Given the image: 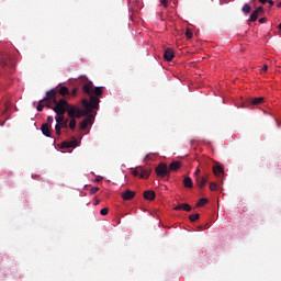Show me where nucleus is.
<instances>
[{
  "mask_svg": "<svg viewBox=\"0 0 281 281\" xmlns=\"http://www.w3.org/2000/svg\"><path fill=\"white\" fill-rule=\"evenodd\" d=\"M50 91H55V98H58V95H63V98L69 95V88L65 86L61 88H54Z\"/></svg>",
  "mask_w": 281,
  "mask_h": 281,
  "instance_id": "7",
  "label": "nucleus"
},
{
  "mask_svg": "<svg viewBox=\"0 0 281 281\" xmlns=\"http://www.w3.org/2000/svg\"><path fill=\"white\" fill-rule=\"evenodd\" d=\"M97 192H100V188H98V187H93V188L90 190V194H95Z\"/></svg>",
  "mask_w": 281,
  "mask_h": 281,
  "instance_id": "29",
  "label": "nucleus"
},
{
  "mask_svg": "<svg viewBox=\"0 0 281 281\" xmlns=\"http://www.w3.org/2000/svg\"><path fill=\"white\" fill-rule=\"evenodd\" d=\"M279 30H281V23L279 24Z\"/></svg>",
  "mask_w": 281,
  "mask_h": 281,
  "instance_id": "41",
  "label": "nucleus"
},
{
  "mask_svg": "<svg viewBox=\"0 0 281 281\" xmlns=\"http://www.w3.org/2000/svg\"><path fill=\"white\" fill-rule=\"evenodd\" d=\"M148 159H150V155H147V156L145 157V161H148Z\"/></svg>",
  "mask_w": 281,
  "mask_h": 281,
  "instance_id": "37",
  "label": "nucleus"
},
{
  "mask_svg": "<svg viewBox=\"0 0 281 281\" xmlns=\"http://www.w3.org/2000/svg\"><path fill=\"white\" fill-rule=\"evenodd\" d=\"M183 186L184 188H194V182H192V178L186 177L183 179Z\"/></svg>",
  "mask_w": 281,
  "mask_h": 281,
  "instance_id": "19",
  "label": "nucleus"
},
{
  "mask_svg": "<svg viewBox=\"0 0 281 281\" xmlns=\"http://www.w3.org/2000/svg\"><path fill=\"white\" fill-rule=\"evenodd\" d=\"M101 216H106V214H109V209L104 207L100 211Z\"/></svg>",
  "mask_w": 281,
  "mask_h": 281,
  "instance_id": "27",
  "label": "nucleus"
},
{
  "mask_svg": "<svg viewBox=\"0 0 281 281\" xmlns=\"http://www.w3.org/2000/svg\"><path fill=\"white\" fill-rule=\"evenodd\" d=\"M61 128H69V120L64 119L60 124L55 125V133H56V135H58V137H60V135L63 133Z\"/></svg>",
  "mask_w": 281,
  "mask_h": 281,
  "instance_id": "6",
  "label": "nucleus"
},
{
  "mask_svg": "<svg viewBox=\"0 0 281 281\" xmlns=\"http://www.w3.org/2000/svg\"><path fill=\"white\" fill-rule=\"evenodd\" d=\"M65 120V114H56L55 122L60 124Z\"/></svg>",
  "mask_w": 281,
  "mask_h": 281,
  "instance_id": "21",
  "label": "nucleus"
},
{
  "mask_svg": "<svg viewBox=\"0 0 281 281\" xmlns=\"http://www.w3.org/2000/svg\"><path fill=\"white\" fill-rule=\"evenodd\" d=\"M213 175H215V177H223V175H225V170L220 165H215L213 167Z\"/></svg>",
  "mask_w": 281,
  "mask_h": 281,
  "instance_id": "15",
  "label": "nucleus"
},
{
  "mask_svg": "<svg viewBox=\"0 0 281 281\" xmlns=\"http://www.w3.org/2000/svg\"><path fill=\"white\" fill-rule=\"evenodd\" d=\"M121 196L123 201H131L132 199H135V191L126 190Z\"/></svg>",
  "mask_w": 281,
  "mask_h": 281,
  "instance_id": "11",
  "label": "nucleus"
},
{
  "mask_svg": "<svg viewBox=\"0 0 281 281\" xmlns=\"http://www.w3.org/2000/svg\"><path fill=\"white\" fill-rule=\"evenodd\" d=\"M262 12H265V8H262V7L257 8V10H255V11L250 14V18H249L250 23H254V22L258 21V16H259L260 14H262Z\"/></svg>",
  "mask_w": 281,
  "mask_h": 281,
  "instance_id": "9",
  "label": "nucleus"
},
{
  "mask_svg": "<svg viewBox=\"0 0 281 281\" xmlns=\"http://www.w3.org/2000/svg\"><path fill=\"white\" fill-rule=\"evenodd\" d=\"M169 172H177L181 168V161L175 160L169 165Z\"/></svg>",
  "mask_w": 281,
  "mask_h": 281,
  "instance_id": "14",
  "label": "nucleus"
},
{
  "mask_svg": "<svg viewBox=\"0 0 281 281\" xmlns=\"http://www.w3.org/2000/svg\"><path fill=\"white\" fill-rule=\"evenodd\" d=\"M46 108L52 109L57 115H65L69 109V102L56 98V90H49L45 97Z\"/></svg>",
  "mask_w": 281,
  "mask_h": 281,
  "instance_id": "2",
  "label": "nucleus"
},
{
  "mask_svg": "<svg viewBox=\"0 0 281 281\" xmlns=\"http://www.w3.org/2000/svg\"><path fill=\"white\" fill-rule=\"evenodd\" d=\"M265 102V98L258 97V98H249L245 101L244 108L247 109H254V106H258Z\"/></svg>",
  "mask_w": 281,
  "mask_h": 281,
  "instance_id": "5",
  "label": "nucleus"
},
{
  "mask_svg": "<svg viewBox=\"0 0 281 281\" xmlns=\"http://www.w3.org/2000/svg\"><path fill=\"white\" fill-rule=\"evenodd\" d=\"M45 106H47V101H45V98H44L43 100H40L37 104V111L41 113L43 109H45Z\"/></svg>",
  "mask_w": 281,
  "mask_h": 281,
  "instance_id": "20",
  "label": "nucleus"
},
{
  "mask_svg": "<svg viewBox=\"0 0 281 281\" xmlns=\"http://www.w3.org/2000/svg\"><path fill=\"white\" fill-rule=\"evenodd\" d=\"M164 58L167 60V63H171L172 58H175V50L167 48L165 50Z\"/></svg>",
  "mask_w": 281,
  "mask_h": 281,
  "instance_id": "12",
  "label": "nucleus"
},
{
  "mask_svg": "<svg viewBox=\"0 0 281 281\" xmlns=\"http://www.w3.org/2000/svg\"><path fill=\"white\" fill-rule=\"evenodd\" d=\"M278 8H281V1L278 3Z\"/></svg>",
  "mask_w": 281,
  "mask_h": 281,
  "instance_id": "40",
  "label": "nucleus"
},
{
  "mask_svg": "<svg viewBox=\"0 0 281 281\" xmlns=\"http://www.w3.org/2000/svg\"><path fill=\"white\" fill-rule=\"evenodd\" d=\"M150 172H153V169L144 168L142 166L136 167L135 170L132 171L133 177H139V179H148Z\"/></svg>",
  "mask_w": 281,
  "mask_h": 281,
  "instance_id": "3",
  "label": "nucleus"
},
{
  "mask_svg": "<svg viewBox=\"0 0 281 281\" xmlns=\"http://www.w3.org/2000/svg\"><path fill=\"white\" fill-rule=\"evenodd\" d=\"M207 203V199L202 198L199 200V202L196 203V207H203V205H206Z\"/></svg>",
  "mask_w": 281,
  "mask_h": 281,
  "instance_id": "22",
  "label": "nucleus"
},
{
  "mask_svg": "<svg viewBox=\"0 0 281 281\" xmlns=\"http://www.w3.org/2000/svg\"><path fill=\"white\" fill-rule=\"evenodd\" d=\"M267 3H269L270 7H273V5H274L273 0H268Z\"/></svg>",
  "mask_w": 281,
  "mask_h": 281,
  "instance_id": "34",
  "label": "nucleus"
},
{
  "mask_svg": "<svg viewBox=\"0 0 281 281\" xmlns=\"http://www.w3.org/2000/svg\"><path fill=\"white\" fill-rule=\"evenodd\" d=\"M186 37L189 38V40L192 38V31L190 29H187Z\"/></svg>",
  "mask_w": 281,
  "mask_h": 281,
  "instance_id": "28",
  "label": "nucleus"
},
{
  "mask_svg": "<svg viewBox=\"0 0 281 281\" xmlns=\"http://www.w3.org/2000/svg\"><path fill=\"white\" fill-rule=\"evenodd\" d=\"M195 181L199 188H205V183H207V177H196Z\"/></svg>",
  "mask_w": 281,
  "mask_h": 281,
  "instance_id": "17",
  "label": "nucleus"
},
{
  "mask_svg": "<svg viewBox=\"0 0 281 281\" xmlns=\"http://www.w3.org/2000/svg\"><path fill=\"white\" fill-rule=\"evenodd\" d=\"M161 5L168 8V0H160Z\"/></svg>",
  "mask_w": 281,
  "mask_h": 281,
  "instance_id": "30",
  "label": "nucleus"
},
{
  "mask_svg": "<svg viewBox=\"0 0 281 281\" xmlns=\"http://www.w3.org/2000/svg\"><path fill=\"white\" fill-rule=\"evenodd\" d=\"M259 23H267V18L259 19Z\"/></svg>",
  "mask_w": 281,
  "mask_h": 281,
  "instance_id": "33",
  "label": "nucleus"
},
{
  "mask_svg": "<svg viewBox=\"0 0 281 281\" xmlns=\"http://www.w3.org/2000/svg\"><path fill=\"white\" fill-rule=\"evenodd\" d=\"M200 172H201V169H196V171L194 172V177H195V179H196V177H201V176H199V175H200Z\"/></svg>",
  "mask_w": 281,
  "mask_h": 281,
  "instance_id": "32",
  "label": "nucleus"
},
{
  "mask_svg": "<svg viewBox=\"0 0 281 281\" xmlns=\"http://www.w3.org/2000/svg\"><path fill=\"white\" fill-rule=\"evenodd\" d=\"M260 3H267L268 0H259Z\"/></svg>",
  "mask_w": 281,
  "mask_h": 281,
  "instance_id": "39",
  "label": "nucleus"
},
{
  "mask_svg": "<svg viewBox=\"0 0 281 281\" xmlns=\"http://www.w3.org/2000/svg\"><path fill=\"white\" fill-rule=\"evenodd\" d=\"M243 12H244L245 14H249V12H251V5H249V4H244V7H243Z\"/></svg>",
  "mask_w": 281,
  "mask_h": 281,
  "instance_id": "24",
  "label": "nucleus"
},
{
  "mask_svg": "<svg viewBox=\"0 0 281 281\" xmlns=\"http://www.w3.org/2000/svg\"><path fill=\"white\" fill-rule=\"evenodd\" d=\"M76 146H78V139H72V140H65L61 143L60 148L64 149H69V148H76Z\"/></svg>",
  "mask_w": 281,
  "mask_h": 281,
  "instance_id": "8",
  "label": "nucleus"
},
{
  "mask_svg": "<svg viewBox=\"0 0 281 281\" xmlns=\"http://www.w3.org/2000/svg\"><path fill=\"white\" fill-rule=\"evenodd\" d=\"M100 204V200H95L94 205H99Z\"/></svg>",
  "mask_w": 281,
  "mask_h": 281,
  "instance_id": "38",
  "label": "nucleus"
},
{
  "mask_svg": "<svg viewBox=\"0 0 281 281\" xmlns=\"http://www.w3.org/2000/svg\"><path fill=\"white\" fill-rule=\"evenodd\" d=\"M93 123V115L91 113L80 123V130L85 131L89 124Z\"/></svg>",
  "mask_w": 281,
  "mask_h": 281,
  "instance_id": "10",
  "label": "nucleus"
},
{
  "mask_svg": "<svg viewBox=\"0 0 281 281\" xmlns=\"http://www.w3.org/2000/svg\"><path fill=\"white\" fill-rule=\"evenodd\" d=\"M268 69H269V66L265 65L262 68V71H268Z\"/></svg>",
  "mask_w": 281,
  "mask_h": 281,
  "instance_id": "35",
  "label": "nucleus"
},
{
  "mask_svg": "<svg viewBox=\"0 0 281 281\" xmlns=\"http://www.w3.org/2000/svg\"><path fill=\"white\" fill-rule=\"evenodd\" d=\"M217 188H218V184H216V182L210 183V190H212V192H216Z\"/></svg>",
  "mask_w": 281,
  "mask_h": 281,
  "instance_id": "26",
  "label": "nucleus"
},
{
  "mask_svg": "<svg viewBox=\"0 0 281 281\" xmlns=\"http://www.w3.org/2000/svg\"><path fill=\"white\" fill-rule=\"evenodd\" d=\"M54 122V116H47V124H52Z\"/></svg>",
  "mask_w": 281,
  "mask_h": 281,
  "instance_id": "31",
  "label": "nucleus"
},
{
  "mask_svg": "<svg viewBox=\"0 0 281 281\" xmlns=\"http://www.w3.org/2000/svg\"><path fill=\"white\" fill-rule=\"evenodd\" d=\"M50 125L48 123L42 124L41 131L45 137H52Z\"/></svg>",
  "mask_w": 281,
  "mask_h": 281,
  "instance_id": "13",
  "label": "nucleus"
},
{
  "mask_svg": "<svg viewBox=\"0 0 281 281\" xmlns=\"http://www.w3.org/2000/svg\"><path fill=\"white\" fill-rule=\"evenodd\" d=\"M76 93H78V89L72 90V95H76Z\"/></svg>",
  "mask_w": 281,
  "mask_h": 281,
  "instance_id": "36",
  "label": "nucleus"
},
{
  "mask_svg": "<svg viewBox=\"0 0 281 281\" xmlns=\"http://www.w3.org/2000/svg\"><path fill=\"white\" fill-rule=\"evenodd\" d=\"M173 210H176V212H179V210H183V212H191L192 206H190V204H188V203H183V204L176 206Z\"/></svg>",
  "mask_w": 281,
  "mask_h": 281,
  "instance_id": "16",
  "label": "nucleus"
},
{
  "mask_svg": "<svg viewBox=\"0 0 281 281\" xmlns=\"http://www.w3.org/2000/svg\"><path fill=\"white\" fill-rule=\"evenodd\" d=\"M76 124H78V122L76 121V119H71L69 122V128L71 131H76Z\"/></svg>",
  "mask_w": 281,
  "mask_h": 281,
  "instance_id": "23",
  "label": "nucleus"
},
{
  "mask_svg": "<svg viewBox=\"0 0 281 281\" xmlns=\"http://www.w3.org/2000/svg\"><path fill=\"white\" fill-rule=\"evenodd\" d=\"M155 196H156L155 191H145L144 192V199L146 201H155Z\"/></svg>",
  "mask_w": 281,
  "mask_h": 281,
  "instance_id": "18",
  "label": "nucleus"
},
{
  "mask_svg": "<svg viewBox=\"0 0 281 281\" xmlns=\"http://www.w3.org/2000/svg\"><path fill=\"white\" fill-rule=\"evenodd\" d=\"M200 216L201 215H199V213H196V214L190 215L189 218H190L191 223H194V222L199 221Z\"/></svg>",
  "mask_w": 281,
  "mask_h": 281,
  "instance_id": "25",
  "label": "nucleus"
},
{
  "mask_svg": "<svg viewBox=\"0 0 281 281\" xmlns=\"http://www.w3.org/2000/svg\"><path fill=\"white\" fill-rule=\"evenodd\" d=\"M155 172H156L157 177H161L162 179H164V177H170V169L168 168V165H166L165 162H160L155 168Z\"/></svg>",
  "mask_w": 281,
  "mask_h": 281,
  "instance_id": "4",
  "label": "nucleus"
},
{
  "mask_svg": "<svg viewBox=\"0 0 281 281\" xmlns=\"http://www.w3.org/2000/svg\"><path fill=\"white\" fill-rule=\"evenodd\" d=\"M80 82L82 85V91L90 97V101L89 99H82L81 103L85 108L83 110L69 104L67 113L70 119L87 117L89 113H93L94 109H100V95L104 93L102 87H93V82L90 81L87 76H81Z\"/></svg>",
  "mask_w": 281,
  "mask_h": 281,
  "instance_id": "1",
  "label": "nucleus"
}]
</instances>
